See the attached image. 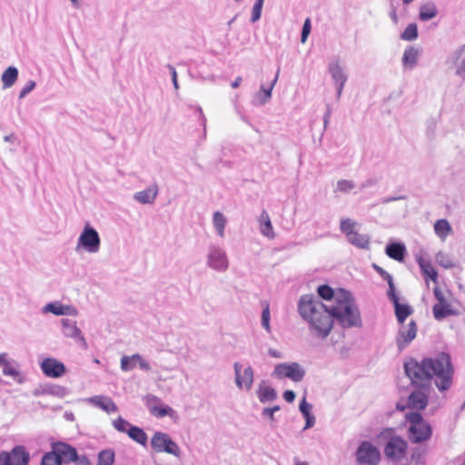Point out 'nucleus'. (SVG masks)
Segmentation results:
<instances>
[{
	"label": "nucleus",
	"mask_w": 465,
	"mask_h": 465,
	"mask_svg": "<svg viewBox=\"0 0 465 465\" xmlns=\"http://www.w3.org/2000/svg\"><path fill=\"white\" fill-rule=\"evenodd\" d=\"M301 317L308 323L310 332L318 339L331 333L335 319L342 328L361 326L360 310L353 296L344 289L336 291L335 303L329 307L319 297L302 295L298 303Z\"/></svg>",
	"instance_id": "nucleus-1"
},
{
	"label": "nucleus",
	"mask_w": 465,
	"mask_h": 465,
	"mask_svg": "<svg viewBox=\"0 0 465 465\" xmlns=\"http://www.w3.org/2000/svg\"><path fill=\"white\" fill-rule=\"evenodd\" d=\"M404 370L412 384L424 388L436 374V363L431 359H424L420 362L411 359L405 362Z\"/></svg>",
	"instance_id": "nucleus-2"
},
{
	"label": "nucleus",
	"mask_w": 465,
	"mask_h": 465,
	"mask_svg": "<svg viewBox=\"0 0 465 465\" xmlns=\"http://www.w3.org/2000/svg\"><path fill=\"white\" fill-rule=\"evenodd\" d=\"M405 420L410 423L408 437L411 442H422L430 437L431 429L420 413L412 411H408L405 414Z\"/></svg>",
	"instance_id": "nucleus-3"
},
{
	"label": "nucleus",
	"mask_w": 465,
	"mask_h": 465,
	"mask_svg": "<svg viewBox=\"0 0 465 465\" xmlns=\"http://www.w3.org/2000/svg\"><path fill=\"white\" fill-rule=\"evenodd\" d=\"M205 265L215 272H225L229 269L230 261L224 248L217 243L209 244L205 255Z\"/></svg>",
	"instance_id": "nucleus-4"
},
{
	"label": "nucleus",
	"mask_w": 465,
	"mask_h": 465,
	"mask_svg": "<svg viewBox=\"0 0 465 465\" xmlns=\"http://www.w3.org/2000/svg\"><path fill=\"white\" fill-rule=\"evenodd\" d=\"M100 247L101 239L98 232L89 223H86L77 239L75 251H84L88 253H96L99 252Z\"/></svg>",
	"instance_id": "nucleus-5"
},
{
	"label": "nucleus",
	"mask_w": 465,
	"mask_h": 465,
	"mask_svg": "<svg viewBox=\"0 0 465 465\" xmlns=\"http://www.w3.org/2000/svg\"><path fill=\"white\" fill-rule=\"evenodd\" d=\"M305 369L298 362H282L275 365L272 376L278 380L290 379L294 382H300L305 377Z\"/></svg>",
	"instance_id": "nucleus-6"
},
{
	"label": "nucleus",
	"mask_w": 465,
	"mask_h": 465,
	"mask_svg": "<svg viewBox=\"0 0 465 465\" xmlns=\"http://www.w3.org/2000/svg\"><path fill=\"white\" fill-rule=\"evenodd\" d=\"M453 367L448 354H438V390L446 391L452 383Z\"/></svg>",
	"instance_id": "nucleus-7"
},
{
	"label": "nucleus",
	"mask_w": 465,
	"mask_h": 465,
	"mask_svg": "<svg viewBox=\"0 0 465 465\" xmlns=\"http://www.w3.org/2000/svg\"><path fill=\"white\" fill-rule=\"evenodd\" d=\"M380 458L379 450L368 440L361 442L355 451V460L359 465H378Z\"/></svg>",
	"instance_id": "nucleus-8"
},
{
	"label": "nucleus",
	"mask_w": 465,
	"mask_h": 465,
	"mask_svg": "<svg viewBox=\"0 0 465 465\" xmlns=\"http://www.w3.org/2000/svg\"><path fill=\"white\" fill-rule=\"evenodd\" d=\"M151 446L156 452H166L180 457L179 446L165 432H155L151 439Z\"/></svg>",
	"instance_id": "nucleus-9"
},
{
	"label": "nucleus",
	"mask_w": 465,
	"mask_h": 465,
	"mask_svg": "<svg viewBox=\"0 0 465 465\" xmlns=\"http://www.w3.org/2000/svg\"><path fill=\"white\" fill-rule=\"evenodd\" d=\"M328 72L334 83L337 91V98L339 99L348 80V74L340 58L335 57L329 62Z\"/></svg>",
	"instance_id": "nucleus-10"
},
{
	"label": "nucleus",
	"mask_w": 465,
	"mask_h": 465,
	"mask_svg": "<svg viewBox=\"0 0 465 465\" xmlns=\"http://www.w3.org/2000/svg\"><path fill=\"white\" fill-rule=\"evenodd\" d=\"M233 371L235 385L239 390L251 391L254 381V371L251 365L243 367L240 362H234Z\"/></svg>",
	"instance_id": "nucleus-11"
},
{
	"label": "nucleus",
	"mask_w": 465,
	"mask_h": 465,
	"mask_svg": "<svg viewBox=\"0 0 465 465\" xmlns=\"http://www.w3.org/2000/svg\"><path fill=\"white\" fill-rule=\"evenodd\" d=\"M408 443L400 436H391L384 447V453L387 458L392 460H401L407 451Z\"/></svg>",
	"instance_id": "nucleus-12"
},
{
	"label": "nucleus",
	"mask_w": 465,
	"mask_h": 465,
	"mask_svg": "<svg viewBox=\"0 0 465 465\" xmlns=\"http://www.w3.org/2000/svg\"><path fill=\"white\" fill-rule=\"evenodd\" d=\"M60 322L62 334L65 338H71L74 340L84 349L87 348V342L82 333V331L80 328H78L76 321L68 318H63L61 319Z\"/></svg>",
	"instance_id": "nucleus-13"
},
{
	"label": "nucleus",
	"mask_w": 465,
	"mask_h": 465,
	"mask_svg": "<svg viewBox=\"0 0 465 465\" xmlns=\"http://www.w3.org/2000/svg\"><path fill=\"white\" fill-rule=\"evenodd\" d=\"M43 373L49 378H61L66 372L64 364L55 358H45L40 363Z\"/></svg>",
	"instance_id": "nucleus-14"
},
{
	"label": "nucleus",
	"mask_w": 465,
	"mask_h": 465,
	"mask_svg": "<svg viewBox=\"0 0 465 465\" xmlns=\"http://www.w3.org/2000/svg\"><path fill=\"white\" fill-rule=\"evenodd\" d=\"M41 312L43 314L52 313L55 316L76 317L79 314L78 310L74 306L64 304L61 302H48L42 307Z\"/></svg>",
	"instance_id": "nucleus-15"
},
{
	"label": "nucleus",
	"mask_w": 465,
	"mask_h": 465,
	"mask_svg": "<svg viewBox=\"0 0 465 465\" xmlns=\"http://www.w3.org/2000/svg\"><path fill=\"white\" fill-rule=\"evenodd\" d=\"M137 366L144 371H149L151 370L149 362L139 353H135L131 356L124 355L121 358L120 368L123 371H131Z\"/></svg>",
	"instance_id": "nucleus-16"
},
{
	"label": "nucleus",
	"mask_w": 465,
	"mask_h": 465,
	"mask_svg": "<svg viewBox=\"0 0 465 465\" xmlns=\"http://www.w3.org/2000/svg\"><path fill=\"white\" fill-rule=\"evenodd\" d=\"M460 314V304L452 299L444 298L440 292H438V321Z\"/></svg>",
	"instance_id": "nucleus-17"
},
{
	"label": "nucleus",
	"mask_w": 465,
	"mask_h": 465,
	"mask_svg": "<svg viewBox=\"0 0 465 465\" xmlns=\"http://www.w3.org/2000/svg\"><path fill=\"white\" fill-rule=\"evenodd\" d=\"M417 326L414 321H411L407 326L402 325L399 330L397 335V346L400 351H402L408 346L416 337Z\"/></svg>",
	"instance_id": "nucleus-18"
},
{
	"label": "nucleus",
	"mask_w": 465,
	"mask_h": 465,
	"mask_svg": "<svg viewBox=\"0 0 465 465\" xmlns=\"http://www.w3.org/2000/svg\"><path fill=\"white\" fill-rule=\"evenodd\" d=\"M417 262L420 265L426 284H429V281L432 282L433 285L430 291L433 297L436 298V270L433 268L430 262L423 256L417 257Z\"/></svg>",
	"instance_id": "nucleus-19"
},
{
	"label": "nucleus",
	"mask_w": 465,
	"mask_h": 465,
	"mask_svg": "<svg viewBox=\"0 0 465 465\" xmlns=\"http://www.w3.org/2000/svg\"><path fill=\"white\" fill-rule=\"evenodd\" d=\"M279 74H280V68L277 69L275 76H274L273 80L271 82V84H269V86L266 87V86H264V84H261L260 91L258 93H256L253 97V101H252L253 104L263 105L269 102V100L272 98V89L278 81Z\"/></svg>",
	"instance_id": "nucleus-20"
},
{
	"label": "nucleus",
	"mask_w": 465,
	"mask_h": 465,
	"mask_svg": "<svg viewBox=\"0 0 465 465\" xmlns=\"http://www.w3.org/2000/svg\"><path fill=\"white\" fill-rule=\"evenodd\" d=\"M53 450L55 451L59 460L64 462H72L77 460L76 450L69 444L64 442H54Z\"/></svg>",
	"instance_id": "nucleus-21"
},
{
	"label": "nucleus",
	"mask_w": 465,
	"mask_h": 465,
	"mask_svg": "<svg viewBox=\"0 0 465 465\" xmlns=\"http://www.w3.org/2000/svg\"><path fill=\"white\" fill-rule=\"evenodd\" d=\"M0 367L2 368L3 373L5 376L12 377L19 383L24 381V378L21 376L18 371V364L15 361H10L7 359L6 353H0Z\"/></svg>",
	"instance_id": "nucleus-22"
},
{
	"label": "nucleus",
	"mask_w": 465,
	"mask_h": 465,
	"mask_svg": "<svg viewBox=\"0 0 465 465\" xmlns=\"http://www.w3.org/2000/svg\"><path fill=\"white\" fill-rule=\"evenodd\" d=\"M32 393L36 397L41 395H53L63 398L67 394V389L61 385L44 384L35 388Z\"/></svg>",
	"instance_id": "nucleus-23"
},
{
	"label": "nucleus",
	"mask_w": 465,
	"mask_h": 465,
	"mask_svg": "<svg viewBox=\"0 0 465 465\" xmlns=\"http://www.w3.org/2000/svg\"><path fill=\"white\" fill-rule=\"evenodd\" d=\"M388 296L394 305L395 315L398 322L402 324L407 317L411 314L412 308L410 305L400 303L399 298L395 292L388 294Z\"/></svg>",
	"instance_id": "nucleus-24"
},
{
	"label": "nucleus",
	"mask_w": 465,
	"mask_h": 465,
	"mask_svg": "<svg viewBox=\"0 0 465 465\" xmlns=\"http://www.w3.org/2000/svg\"><path fill=\"white\" fill-rule=\"evenodd\" d=\"M87 401L95 407L106 411L107 413L117 411L116 404L112 401L111 398L107 396L97 395L89 398Z\"/></svg>",
	"instance_id": "nucleus-25"
},
{
	"label": "nucleus",
	"mask_w": 465,
	"mask_h": 465,
	"mask_svg": "<svg viewBox=\"0 0 465 465\" xmlns=\"http://www.w3.org/2000/svg\"><path fill=\"white\" fill-rule=\"evenodd\" d=\"M158 194V186L156 184L151 185L145 190L137 192L134 194V199L143 204H152Z\"/></svg>",
	"instance_id": "nucleus-26"
},
{
	"label": "nucleus",
	"mask_w": 465,
	"mask_h": 465,
	"mask_svg": "<svg viewBox=\"0 0 465 465\" xmlns=\"http://www.w3.org/2000/svg\"><path fill=\"white\" fill-rule=\"evenodd\" d=\"M7 458L10 465H27L29 461V454L23 446L15 447Z\"/></svg>",
	"instance_id": "nucleus-27"
},
{
	"label": "nucleus",
	"mask_w": 465,
	"mask_h": 465,
	"mask_svg": "<svg viewBox=\"0 0 465 465\" xmlns=\"http://www.w3.org/2000/svg\"><path fill=\"white\" fill-rule=\"evenodd\" d=\"M151 414L155 416L156 418H163L165 416L170 417L173 420H177L179 416L176 411H174L172 407L165 404H161L160 406L151 405L149 407Z\"/></svg>",
	"instance_id": "nucleus-28"
},
{
	"label": "nucleus",
	"mask_w": 465,
	"mask_h": 465,
	"mask_svg": "<svg viewBox=\"0 0 465 465\" xmlns=\"http://www.w3.org/2000/svg\"><path fill=\"white\" fill-rule=\"evenodd\" d=\"M420 55V50L414 46H409L405 49L402 55V65L405 69H412L417 64Z\"/></svg>",
	"instance_id": "nucleus-29"
},
{
	"label": "nucleus",
	"mask_w": 465,
	"mask_h": 465,
	"mask_svg": "<svg viewBox=\"0 0 465 465\" xmlns=\"http://www.w3.org/2000/svg\"><path fill=\"white\" fill-rule=\"evenodd\" d=\"M385 252L390 258L401 262L406 254V247L400 242L391 243L387 245Z\"/></svg>",
	"instance_id": "nucleus-30"
},
{
	"label": "nucleus",
	"mask_w": 465,
	"mask_h": 465,
	"mask_svg": "<svg viewBox=\"0 0 465 465\" xmlns=\"http://www.w3.org/2000/svg\"><path fill=\"white\" fill-rule=\"evenodd\" d=\"M408 405L411 409L422 410L427 405V397L422 391H416L411 393L408 398Z\"/></svg>",
	"instance_id": "nucleus-31"
},
{
	"label": "nucleus",
	"mask_w": 465,
	"mask_h": 465,
	"mask_svg": "<svg viewBox=\"0 0 465 465\" xmlns=\"http://www.w3.org/2000/svg\"><path fill=\"white\" fill-rule=\"evenodd\" d=\"M226 224H227V218L225 217V215L219 211H215L213 213V225L216 234L220 238H223L225 235Z\"/></svg>",
	"instance_id": "nucleus-32"
},
{
	"label": "nucleus",
	"mask_w": 465,
	"mask_h": 465,
	"mask_svg": "<svg viewBox=\"0 0 465 465\" xmlns=\"http://www.w3.org/2000/svg\"><path fill=\"white\" fill-rule=\"evenodd\" d=\"M18 78V69L15 66H8L1 75L3 88L12 87Z\"/></svg>",
	"instance_id": "nucleus-33"
},
{
	"label": "nucleus",
	"mask_w": 465,
	"mask_h": 465,
	"mask_svg": "<svg viewBox=\"0 0 465 465\" xmlns=\"http://www.w3.org/2000/svg\"><path fill=\"white\" fill-rule=\"evenodd\" d=\"M454 229L448 220H438V239L446 242L449 237L454 236Z\"/></svg>",
	"instance_id": "nucleus-34"
},
{
	"label": "nucleus",
	"mask_w": 465,
	"mask_h": 465,
	"mask_svg": "<svg viewBox=\"0 0 465 465\" xmlns=\"http://www.w3.org/2000/svg\"><path fill=\"white\" fill-rule=\"evenodd\" d=\"M347 240L352 245L360 249H368L370 243V238L366 234H361L358 232H349Z\"/></svg>",
	"instance_id": "nucleus-35"
},
{
	"label": "nucleus",
	"mask_w": 465,
	"mask_h": 465,
	"mask_svg": "<svg viewBox=\"0 0 465 465\" xmlns=\"http://www.w3.org/2000/svg\"><path fill=\"white\" fill-rule=\"evenodd\" d=\"M299 409L306 420L303 430H305L313 427L315 424V417L311 413L312 405L306 401L305 398L301 401Z\"/></svg>",
	"instance_id": "nucleus-36"
},
{
	"label": "nucleus",
	"mask_w": 465,
	"mask_h": 465,
	"mask_svg": "<svg viewBox=\"0 0 465 465\" xmlns=\"http://www.w3.org/2000/svg\"><path fill=\"white\" fill-rule=\"evenodd\" d=\"M257 396L262 403H265L274 401L277 397V393L273 388L261 384L257 391Z\"/></svg>",
	"instance_id": "nucleus-37"
},
{
	"label": "nucleus",
	"mask_w": 465,
	"mask_h": 465,
	"mask_svg": "<svg viewBox=\"0 0 465 465\" xmlns=\"http://www.w3.org/2000/svg\"><path fill=\"white\" fill-rule=\"evenodd\" d=\"M436 16V6L433 3L422 5L420 8L419 18L421 21H429Z\"/></svg>",
	"instance_id": "nucleus-38"
},
{
	"label": "nucleus",
	"mask_w": 465,
	"mask_h": 465,
	"mask_svg": "<svg viewBox=\"0 0 465 465\" xmlns=\"http://www.w3.org/2000/svg\"><path fill=\"white\" fill-rule=\"evenodd\" d=\"M128 436L141 445H145L147 442L146 433L139 427L133 426L128 429Z\"/></svg>",
	"instance_id": "nucleus-39"
},
{
	"label": "nucleus",
	"mask_w": 465,
	"mask_h": 465,
	"mask_svg": "<svg viewBox=\"0 0 465 465\" xmlns=\"http://www.w3.org/2000/svg\"><path fill=\"white\" fill-rule=\"evenodd\" d=\"M438 265L444 269H451L456 266V262L451 254L438 252Z\"/></svg>",
	"instance_id": "nucleus-40"
},
{
	"label": "nucleus",
	"mask_w": 465,
	"mask_h": 465,
	"mask_svg": "<svg viewBox=\"0 0 465 465\" xmlns=\"http://www.w3.org/2000/svg\"><path fill=\"white\" fill-rule=\"evenodd\" d=\"M114 462V451L106 449L99 452L97 465H113Z\"/></svg>",
	"instance_id": "nucleus-41"
},
{
	"label": "nucleus",
	"mask_w": 465,
	"mask_h": 465,
	"mask_svg": "<svg viewBox=\"0 0 465 465\" xmlns=\"http://www.w3.org/2000/svg\"><path fill=\"white\" fill-rule=\"evenodd\" d=\"M411 462L414 465H425L426 464V450L421 447H417L412 450Z\"/></svg>",
	"instance_id": "nucleus-42"
},
{
	"label": "nucleus",
	"mask_w": 465,
	"mask_h": 465,
	"mask_svg": "<svg viewBox=\"0 0 465 465\" xmlns=\"http://www.w3.org/2000/svg\"><path fill=\"white\" fill-rule=\"evenodd\" d=\"M317 292L320 298L326 301H332V303H335L336 291L334 292L329 285L319 286Z\"/></svg>",
	"instance_id": "nucleus-43"
},
{
	"label": "nucleus",
	"mask_w": 465,
	"mask_h": 465,
	"mask_svg": "<svg viewBox=\"0 0 465 465\" xmlns=\"http://www.w3.org/2000/svg\"><path fill=\"white\" fill-rule=\"evenodd\" d=\"M417 37L418 29L416 24H410L401 35V38L405 41H413Z\"/></svg>",
	"instance_id": "nucleus-44"
},
{
	"label": "nucleus",
	"mask_w": 465,
	"mask_h": 465,
	"mask_svg": "<svg viewBox=\"0 0 465 465\" xmlns=\"http://www.w3.org/2000/svg\"><path fill=\"white\" fill-rule=\"evenodd\" d=\"M374 269L376 270V272L385 280L387 281L388 282V285H389V291H388V294L390 293H392L395 292V286H394V283H393V278L392 276L387 272L384 269H382L381 267L374 264L373 265Z\"/></svg>",
	"instance_id": "nucleus-45"
},
{
	"label": "nucleus",
	"mask_w": 465,
	"mask_h": 465,
	"mask_svg": "<svg viewBox=\"0 0 465 465\" xmlns=\"http://www.w3.org/2000/svg\"><path fill=\"white\" fill-rule=\"evenodd\" d=\"M355 188V183L351 180H339L337 182L335 192H340L342 193H349L351 190Z\"/></svg>",
	"instance_id": "nucleus-46"
},
{
	"label": "nucleus",
	"mask_w": 465,
	"mask_h": 465,
	"mask_svg": "<svg viewBox=\"0 0 465 465\" xmlns=\"http://www.w3.org/2000/svg\"><path fill=\"white\" fill-rule=\"evenodd\" d=\"M41 465H61V460L53 450L43 456Z\"/></svg>",
	"instance_id": "nucleus-47"
},
{
	"label": "nucleus",
	"mask_w": 465,
	"mask_h": 465,
	"mask_svg": "<svg viewBox=\"0 0 465 465\" xmlns=\"http://www.w3.org/2000/svg\"><path fill=\"white\" fill-rule=\"evenodd\" d=\"M113 426L119 432L128 433V429L134 425L130 424L129 421L124 418L118 417L113 421Z\"/></svg>",
	"instance_id": "nucleus-48"
},
{
	"label": "nucleus",
	"mask_w": 465,
	"mask_h": 465,
	"mask_svg": "<svg viewBox=\"0 0 465 465\" xmlns=\"http://www.w3.org/2000/svg\"><path fill=\"white\" fill-rule=\"evenodd\" d=\"M262 6H263V3L255 0L254 5L252 8L251 18H250V21L252 23H256L257 21L260 20V18L262 16Z\"/></svg>",
	"instance_id": "nucleus-49"
},
{
	"label": "nucleus",
	"mask_w": 465,
	"mask_h": 465,
	"mask_svg": "<svg viewBox=\"0 0 465 465\" xmlns=\"http://www.w3.org/2000/svg\"><path fill=\"white\" fill-rule=\"evenodd\" d=\"M356 225V223L352 221L351 219L346 218L341 219L340 229L341 231L345 233L346 237L348 236L349 232H354V227Z\"/></svg>",
	"instance_id": "nucleus-50"
},
{
	"label": "nucleus",
	"mask_w": 465,
	"mask_h": 465,
	"mask_svg": "<svg viewBox=\"0 0 465 465\" xmlns=\"http://www.w3.org/2000/svg\"><path fill=\"white\" fill-rule=\"evenodd\" d=\"M270 307L269 304L266 303L262 312V326L265 329V331L270 333L271 332V325H270Z\"/></svg>",
	"instance_id": "nucleus-51"
},
{
	"label": "nucleus",
	"mask_w": 465,
	"mask_h": 465,
	"mask_svg": "<svg viewBox=\"0 0 465 465\" xmlns=\"http://www.w3.org/2000/svg\"><path fill=\"white\" fill-rule=\"evenodd\" d=\"M261 233L267 237L268 239H273L275 237V232L273 231V227L272 222H266L265 223H262L260 225Z\"/></svg>",
	"instance_id": "nucleus-52"
},
{
	"label": "nucleus",
	"mask_w": 465,
	"mask_h": 465,
	"mask_svg": "<svg viewBox=\"0 0 465 465\" xmlns=\"http://www.w3.org/2000/svg\"><path fill=\"white\" fill-rule=\"evenodd\" d=\"M36 83L34 80H29L25 83L19 93V99H24L29 93L35 88Z\"/></svg>",
	"instance_id": "nucleus-53"
},
{
	"label": "nucleus",
	"mask_w": 465,
	"mask_h": 465,
	"mask_svg": "<svg viewBox=\"0 0 465 465\" xmlns=\"http://www.w3.org/2000/svg\"><path fill=\"white\" fill-rule=\"evenodd\" d=\"M311 29H312L311 20L309 18H307L304 21V24L302 26V35H301V42L302 44H304L307 41L308 35H310V32H311Z\"/></svg>",
	"instance_id": "nucleus-54"
},
{
	"label": "nucleus",
	"mask_w": 465,
	"mask_h": 465,
	"mask_svg": "<svg viewBox=\"0 0 465 465\" xmlns=\"http://www.w3.org/2000/svg\"><path fill=\"white\" fill-rule=\"evenodd\" d=\"M455 74L461 80H465V58L462 59L456 66Z\"/></svg>",
	"instance_id": "nucleus-55"
},
{
	"label": "nucleus",
	"mask_w": 465,
	"mask_h": 465,
	"mask_svg": "<svg viewBox=\"0 0 465 465\" xmlns=\"http://www.w3.org/2000/svg\"><path fill=\"white\" fill-rule=\"evenodd\" d=\"M280 411V407L278 405L273 406L272 408H265L263 409L262 414L263 417L269 418L271 420H273V414L274 412Z\"/></svg>",
	"instance_id": "nucleus-56"
},
{
	"label": "nucleus",
	"mask_w": 465,
	"mask_h": 465,
	"mask_svg": "<svg viewBox=\"0 0 465 465\" xmlns=\"http://www.w3.org/2000/svg\"><path fill=\"white\" fill-rule=\"evenodd\" d=\"M434 131H435V123H434V120L431 119V120L428 121V123H427L426 133H427V135L429 138L432 139L434 137Z\"/></svg>",
	"instance_id": "nucleus-57"
},
{
	"label": "nucleus",
	"mask_w": 465,
	"mask_h": 465,
	"mask_svg": "<svg viewBox=\"0 0 465 465\" xmlns=\"http://www.w3.org/2000/svg\"><path fill=\"white\" fill-rule=\"evenodd\" d=\"M168 68H169V70H170V72H171V74H172V81H173V86H174V88L177 90V89H179V84H178V81H177V73H176V70H175V68H174L173 65H171V64H169V65H168Z\"/></svg>",
	"instance_id": "nucleus-58"
},
{
	"label": "nucleus",
	"mask_w": 465,
	"mask_h": 465,
	"mask_svg": "<svg viewBox=\"0 0 465 465\" xmlns=\"http://www.w3.org/2000/svg\"><path fill=\"white\" fill-rule=\"evenodd\" d=\"M282 396L287 402H292L295 399V392L293 391L288 390L283 392Z\"/></svg>",
	"instance_id": "nucleus-59"
},
{
	"label": "nucleus",
	"mask_w": 465,
	"mask_h": 465,
	"mask_svg": "<svg viewBox=\"0 0 465 465\" xmlns=\"http://www.w3.org/2000/svg\"><path fill=\"white\" fill-rule=\"evenodd\" d=\"M269 221H271L269 213L265 210H263L258 218L259 225H261L262 223H265L266 222Z\"/></svg>",
	"instance_id": "nucleus-60"
},
{
	"label": "nucleus",
	"mask_w": 465,
	"mask_h": 465,
	"mask_svg": "<svg viewBox=\"0 0 465 465\" xmlns=\"http://www.w3.org/2000/svg\"><path fill=\"white\" fill-rule=\"evenodd\" d=\"M268 354L274 359H282L283 358V354L282 353V351H280L276 349H272V348H270L268 350Z\"/></svg>",
	"instance_id": "nucleus-61"
},
{
	"label": "nucleus",
	"mask_w": 465,
	"mask_h": 465,
	"mask_svg": "<svg viewBox=\"0 0 465 465\" xmlns=\"http://www.w3.org/2000/svg\"><path fill=\"white\" fill-rule=\"evenodd\" d=\"M331 111L330 105H328L326 113L323 115L324 129H326L327 126H328V124H329V121H330V118H331Z\"/></svg>",
	"instance_id": "nucleus-62"
},
{
	"label": "nucleus",
	"mask_w": 465,
	"mask_h": 465,
	"mask_svg": "<svg viewBox=\"0 0 465 465\" xmlns=\"http://www.w3.org/2000/svg\"><path fill=\"white\" fill-rule=\"evenodd\" d=\"M0 465H10L8 463L7 452L0 453Z\"/></svg>",
	"instance_id": "nucleus-63"
},
{
	"label": "nucleus",
	"mask_w": 465,
	"mask_h": 465,
	"mask_svg": "<svg viewBox=\"0 0 465 465\" xmlns=\"http://www.w3.org/2000/svg\"><path fill=\"white\" fill-rule=\"evenodd\" d=\"M465 54V45L457 49L454 53L456 58L461 57Z\"/></svg>",
	"instance_id": "nucleus-64"
}]
</instances>
